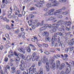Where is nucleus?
<instances>
[{
    "instance_id": "nucleus-13",
    "label": "nucleus",
    "mask_w": 74,
    "mask_h": 74,
    "mask_svg": "<svg viewBox=\"0 0 74 74\" xmlns=\"http://www.w3.org/2000/svg\"><path fill=\"white\" fill-rule=\"evenodd\" d=\"M36 0H34V3H36L35 4V6L36 7H38V8L40 7H41V4L40 3H37V1H36Z\"/></svg>"
},
{
    "instance_id": "nucleus-38",
    "label": "nucleus",
    "mask_w": 74,
    "mask_h": 74,
    "mask_svg": "<svg viewBox=\"0 0 74 74\" xmlns=\"http://www.w3.org/2000/svg\"><path fill=\"white\" fill-rule=\"evenodd\" d=\"M62 9H59L56 10V12L58 13V14L61 13L62 11Z\"/></svg>"
},
{
    "instance_id": "nucleus-27",
    "label": "nucleus",
    "mask_w": 74,
    "mask_h": 74,
    "mask_svg": "<svg viewBox=\"0 0 74 74\" xmlns=\"http://www.w3.org/2000/svg\"><path fill=\"white\" fill-rule=\"evenodd\" d=\"M19 33H20V30L19 29L15 30L14 31V33L15 34H19Z\"/></svg>"
},
{
    "instance_id": "nucleus-53",
    "label": "nucleus",
    "mask_w": 74,
    "mask_h": 74,
    "mask_svg": "<svg viewBox=\"0 0 74 74\" xmlns=\"http://www.w3.org/2000/svg\"><path fill=\"white\" fill-rule=\"evenodd\" d=\"M21 36H23L25 35V32H23L21 33Z\"/></svg>"
},
{
    "instance_id": "nucleus-63",
    "label": "nucleus",
    "mask_w": 74,
    "mask_h": 74,
    "mask_svg": "<svg viewBox=\"0 0 74 74\" xmlns=\"http://www.w3.org/2000/svg\"><path fill=\"white\" fill-rule=\"evenodd\" d=\"M35 9V8H34V7H32L31 8V9H30L31 11H33V10H34Z\"/></svg>"
},
{
    "instance_id": "nucleus-11",
    "label": "nucleus",
    "mask_w": 74,
    "mask_h": 74,
    "mask_svg": "<svg viewBox=\"0 0 74 74\" xmlns=\"http://www.w3.org/2000/svg\"><path fill=\"white\" fill-rule=\"evenodd\" d=\"M46 70L47 72L49 71L50 68L49 67V62H47L46 64Z\"/></svg>"
},
{
    "instance_id": "nucleus-36",
    "label": "nucleus",
    "mask_w": 74,
    "mask_h": 74,
    "mask_svg": "<svg viewBox=\"0 0 74 74\" xmlns=\"http://www.w3.org/2000/svg\"><path fill=\"white\" fill-rule=\"evenodd\" d=\"M36 44L38 45V46L39 47H40V48H41V46H42V45H41L40 44H39V43H38V41H36Z\"/></svg>"
},
{
    "instance_id": "nucleus-33",
    "label": "nucleus",
    "mask_w": 74,
    "mask_h": 74,
    "mask_svg": "<svg viewBox=\"0 0 74 74\" xmlns=\"http://www.w3.org/2000/svg\"><path fill=\"white\" fill-rule=\"evenodd\" d=\"M32 21L34 24H36V23H37L38 22V20H32Z\"/></svg>"
},
{
    "instance_id": "nucleus-50",
    "label": "nucleus",
    "mask_w": 74,
    "mask_h": 74,
    "mask_svg": "<svg viewBox=\"0 0 74 74\" xmlns=\"http://www.w3.org/2000/svg\"><path fill=\"white\" fill-rule=\"evenodd\" d=\"M63 60H64L65 61H68V58H67V57H65L63 58Z\"/></svg>"
},
{
    "instance_id": "nucleus-10",
    "label": "nucleus",
    "mask_w": 74,
    "mask_h": 74,
    "mask_svg": "<svg viewBox=\"0 0 74 74\" xmlns=\"http://www.w3.org/2000/svg\"><path fill=\"white\" fill-rule=\"evenodd\" d=\"M56 69H58L59 67L60 66V61L59 60H57L56 61Z\"/></svg>"
},
{
    "instance_id": "nucleus-35",
    "label": "nucleus",
    "mask_w": 74,
    "mask_h": 74,
    "mask_svg": "<svg viewBox=\"0 0 74 74\" xmlns=\"http://www.w3.org/2000/svg\"><path fill=\"white\" fill-rule=\"evenodd\" d=\"M61 47L62 48H64L65 47H66V44L65 43H63L62 44H61Z\"/></svg>"
},
{
    "instance_id": "nucleus-7",
    "label": "nucleus",
    "mask_w": 74,
    "mask_h": 74,
    "mask_svg": "<svg viewBox=\"0 0 74 74\" xmlns=\"http://www.w3.org/2000/svg\"><path fill=\"white\" fill-rule=\"evenodd\" d=\"M43 63L45 64V63H47L48 62V59L47 58V56H44L43 57Z\"/></svg>"
},
{
    "instance_id": "nucleus-60",
    "label": "nucleus",
    "mask_w": 74,
    "mask_h": 74,
    "mask_svg": "<svg viewBox=\"0 0 74 74\" xmlns=\"http://www.w3.org/2000/svg\"><path fill=\"white\" fill-rule=\"evenodd\" d=\"M20 70H22V71H25V69L23 68V67H20Z\"/></svg>"
},
{
    "instance_id": "nucleus-43",
    "label": "nucleus",
    "mask_w": 74,
    "mask_h": 74,
    "mask_svg": "<svg viewBox=\"0 0 74 74\" xmlns=\"http://www.w3.org/2000/svg\"><path fill=\"white\" fill-rule=\"evenodd\" d=\"M32 60L33 62H34V61L36 60V57H33L32 56Z\"/></svg>"
},
{
    "instance_id": "nucleus-62",
    "label": "nucleus",
    "mask_w": 74,
    "mask_h": 74,
    "mask_svg": "<svg viewBox=\"0 0 74 74\" xmlns=\"http://www.w3.org/2000/svg\"><path fill=\"white\" fill-rule=\"evenodd\" d=\"M14 53L15 56H18V55L17 54V53L16 51H14Z\"/></svg>"
},
{
    "instance_id": "nucleus-14",
    "label": "nucleus",
    "mask_w": 74,
    "mask_h": 74,
    "mask_svg": "<svg viewBox=\"0 0 74 74\" xmlns=\"http://www.w3.org/2000/svg\"><path fill=\"white\" fill-rule=\"evenodd\" d=\"M25 50L27 51L28 53H30V52H31V51H32L30 47L29 46H28L27 47L25 48Z\"/></svg>"
},
{
    "instance_id": "nucleus-31",
    "label": "nucleus",
    "mask_w": 74,
    "mask_h": 74,
    "mask_svg": "<svg viewBox=\"0 0 74 74\" xmlns=\"http://www.w3.org/2000/svg\"><path fill=\"white\" fill-rule=\"evenodd\" d=\"M52 69L54 70H55L56 69V64H55V63L53 64Z\"/></svg>"
},
{
    "instance_id": "nucleus-64",
    "label": "nucleus",
    "mask_w": 74,
    "mask_h": 74,
    "mask_svg": "<svg viewBox=\"0 0 74 74\" xmlns=\"http://www.w3.org/2000/svg\"><path fill=\"white\" fill-rule=\"evenodd\" d=\"M60 74H65V72L63 71H62L60 73Z\"/></svg>"
},
{
    "instance_id": "nucleus-21",
    "label": "nucleus",
    "mask_w": 74,
    "mask_h": 74,
    "mask_svg": "<svg viewBox=\"0 0 74 74\" xmlns=\"http://www.w3.org/2000/svg\"><path fill=\"white\" fill-rule=\"evenodd\" d=\"M57 24L59 25H60V26H63L62 25L63 24L64 22H63V21L61 20L59 21H58V22H57Z\"/></svg>"
},
{
    "instance_id": "nucleus-39",
    "label": "nucleus",
    "mask_w": 74,
    "mask_h": 74,
    "mask_svg": "<svg viewBox=\"0 0 74 74\" xmlns=\"http://www.w3.org/2000/svg\"><path fill=\"white\" fill-rule=\"evenodd\" d=\"M59 1L61 3H66L67 0H59Z\"/></svg>"
},
{
    "instance_id": "nucleus-12",
    "label": "nucleus",
    "mask_w": 74,
    "mask_h": 74,
    "mask_svg": "<svg viewBox=\"0 0 74 74\" xmlns=\"http://www.w3.org/2000/svg\"><path fill=\"white\" fill-rule=\"evenodd\" d=\"M18 55L20 57V58H22L23 59H24V60H25V58L26 57V56H24L23 55L21 54V53H18Z\"/></svg>"
},
{
    "instance_id": "nucleus-22",
    "label": "nucleus",
    "mask_w": 74,
    "mask_h": 74,
    "mask_svg": "<svg viewBox=\"0 0 74 74\" xmlns=\"http://www.w3.org/2000/svg\"><path fill=\"white\" fill-rule=\"evenodd\" d=\"M18 50L20 52H22L23 53H25V50L23 48H18Z\"/></svg>"
},
{
    "instance_id": "nucleus-59",
    "label": "nucleus",
    "mask_w": 74,
    "mask_h": 74,
    "mask_svg": "<svg viewBox=\"0 0 74 74\" xmlns=\"http://www.w3.org/2000/svg\"><path fill=\"white\" fill-rule=\"evenodd\" d=\"M18 37L19 38H21V37H22V35H21V33H20L18 34Z\"/></svg>"
},
{
    "instance_id": "nucleus-37",
    "label": "nucleus",
    "mask_w": 74,
    "mask_h": 74,
    "mask_svg": "<svg viewBox=\"0 0 74 74\" xmlns=\"http://www.w3.org/2000/svg\"><path fill=\"white\" fill-rule=\"evenodd\" d=\"M31 49L33 51H36V49H36V47L34 46H33V47H32L31 48Z\"/></svg>"
},
{
    "instance_id": "nucleus-42",
    "label": "nucleus",
    "mask_w": 74,
    "mask_h": 74,
    "mask_svg": "<svg viewBox=\"0 0 74 74\" xmlns=\"http://www.w3.org/2000/svg\"><path fill=\"white\" fill-rule=\"evenodd\" d=\"M16 61H17V62H19V61H20V58L18 56L16 58Z\"/></svg>"
},
{
    "instance_id": "nucleus-34",
    "label": "nucleus",
    "mask_w": 74,
    "mask_h": 74,
    "mask_svg": "<svg viewBox=\"0 0 74 74\" xmlns=\"http://www.w3.org/2000/svg\"><path fill=\"white\" fill-rule=\"evenodd\" d=\"M54 18L53 17H50L47 20L48 21H53V20H54Z\"/></svg>"
},
{
    "instance_id": "nucleus-2",
    "label": "nucleus",
    "mask_w": 74,
    "mask_h": 74,
    "mask_svg": "<svg viewBox=\"0 0 74 74\" xmlns=\"http://www.w3.org/2000/svg\"><path fill=\"white\" fill-rule=\"evenodd\" d=\"M51 40L54 42H58L59 44V46H61V42H60V37L59 36H58L57 38H56L54 36H53Z\"/></svg>"
},
{
    "instance_id": "nucleus-41",
    "label": "nucleus",
    "mask_w": 74,
    "mask_h": 74,
    "mask_svg": "<svg viewBox=\"0 0 74 74\" xmlns=\"http://www.w3.org/2000/svg\"><path fill=\"white\" fill-rule=\"evenodd\" d=\"M50 1L51 3H56V0H50Z\"/></svg>"
},
{
    "instance_id": "nucleus-48",
    "label": "nucleus",
    "mask_w": 74,
    "mask_h": 74,
    "mask_svg": "<svg viewBox=\"0 0 74 74\" xmlns=\"http://www.w3.org/2000/svg\"><path fill=\"white\" fill-rule=\"evenodd\" d=\"M69 48L70 49V51H72L73 50V49H74V47H70Z\"/></svg>"
},
{
    "instance_id": "nucleus-47",
    "label": "nucleus",
    "mask_w": 74,
    "mask_h": 74,
    "mask_svg": "<svg viewBox=\"0 0 74 74\" xmlns=\"http://www.w3.org/2000/svg\"><path fill=\"white\" fill-rule=\"evenodd\" d=\"M20 73H21V71L19 70H18L16 72V74H20Z\"/></svg>"
},
{
    "instance_id": "nucleus-40",
    "label": "nucleus",
    "mask_w": 74,
    "mask_h": 74,
    "mask_svg": "<svg viewBox=\"0 0 74 74\" xmlns=\"http://www.w3.org/2000/svg\"><path fill=\"white\" fill-rule=\"evenodd\" d=\"M45 27H42L40 28V32H41L42 31H43V30H45Z\"/></svg>"
},
{
    "instance_id": "nucleus-30",
    "label": "nucleus",
    "mask_w": 74,
    "mask_h": 74,
    "mask_svg": "<svg viewBox=\"0 0 74 74\" xmlns=\"http://www.w3.org/2000/svg\"><path fill=\"white\" fill-rule=\"evenodd\" d=\"M36 52H34L32 55V56L37 58V54L36 53Z\"/></svg>"
},
{
    "instance_id": "nucleus-44",
    "label": "nucleus",
    "mask_w": 74,
    "mask_h": 74,
    "mask_svg": "<svg viewBox=\"0 0 74 74\" xmlns=\"http://www.w3.org/2000/svg\"><path fill=\"white\" fill-rule=\"evenodd\" d=\"M16 22H18L19 21V19H18V17L17 16H14Z\"/></svg>"
},
{
    "instance_id": "nucleus-29",
    "label": "nucleus",
    "mask_w": 74,
    "mask_h": 74,
    "mask_svg": "<svg viewBox=\"0 0 74 74\" xmlns=\"http://www.w3.org/2000/svg\"><path fill=\"white\" fill-rule=\"evenodd\" d=\"M54 45H55V42L54 41H52V40H51V43L50 44V46L51 47H53V46H54Z\"/></svg>"
},
{
    "instance_id": "nucleus-8",
    "label": "nucleus",
    "mask_w": 74,
    "mask_h": 74,
    "mask_svg": "<svg viewBox=\"0 0 74 74\" xmlns=\"http://www.w3.org/2000/svg\"><path fill=\"white\" fill-rule=\"evenodd\" d=\"M71 67L70 66H68L66 70L65 73L66 74H69L71 71Z\"/></svg>"
},
{
    "instance_id": "nucleus-3",
    "label": "nucleus",
    "mask_w": 74,
    "mask_h": 74,
    "mask_svg": "<svg viewBox=\"0 0 74 74\" xmlns=\"http://www.w3.org/2000/svg\"><path fill=\"white\" fill-rule=\"evenodd\" d=\"M58 27H59V25L56 24H54L53 26L52 27V29L50 31V32L51 33H55L56 31V30L58 29Z\"/></svg>"
},
{
    "instance_id": "nucleus-20",
    "label": "nucleus",
    "mask_w": 74,
    "mask_h": 74,
    "mask_svg": "<svg viewBox=\"0 0 74 74\" xmlns=\"http://www.w3.org/2000/svg\"><path fill=\"white\" fill-rule=\"evenodd\" d=\"M61 27L62 28H60L58 30L60 32H62V31H64V26L63 25H61Z\"/></svg>"
},
{
    "instance_id": "nucleus-57",
    "label": "nucleus",
    "mask_w": 74,
    "mask_h": 74,
    "mask_svg": "<svg viewBox=\"0 0 74 74\" xmlns=\"http://www.w3.org/2000/svg\"><path fill=\"white\" fill-rule=\"evenodd\" d=\"M0 49L1 51H2L4 49V46L3 45H1L0 47Z\"/></svg>"
},
{
    "instance_id": "nucleus-32",
    "label": "nucleus",
    "mask_w": 74,
    "mask_h": 74,
    "mask_svg": "<svg viewBox=\"0 0 74 74\" xmlns=\"http://www.w3.org/2000/svg\"><path fill=\"white\" fill-rule=\"evenodd\" d=\"M41 64H42V63H41V60H38V65L39 66H41Z\"/></svg>"
},
{
    "instance_id": "nucleus-19",
    "label": "nucleus",
    "mask_w": 74,
    "mask_h": 74,
    "mask_svg": "<svg viewBox=\"0 0 74 74\" xmlns=\"http://www.w3.org/2000/svg\"><path fill=\"white\" fill-rule=\"evenodd\" d=\"M28 23L29 26H31L33 24V20H30L28 22Z\"/></svg>"
},
{
    "instance_id": "nucleus-1",
    "label": "nucleus",
    "mask_w": 74,
    "mask_h": 74,
    "mask_svg": "<svg viewBox=\"0 0 74 74\" xmlns=\"http://www.w3.org/2000/svg\"><path fill=\"white\" fill-rule=\"evenodd\" d=\"M36 64H35L33 63V65L29 69H28L27 70V73L26 71H23V72L22 74H32L35 73L36 71V68H34Z\"/></svg>"
},
{
    "instance_id": "nucleus-9",
    "label": "nucleus",
    "mask_w": 74,
    "mask_h": 74,
    "mask_svg": "<svg viewBox=\"0 0 74 74\" xmlns=\"http://www.w3.org/2000/svg\"><path fill=\"white\" fill-rule=\"evenodd\" d=\"M49 32H47V31L45 32H43L42 33V35L43 36H45V37H48L49 36Z\"/></svg>"
},
{
    "instance_id": "nucleus-52",
    "label": "nucleus",
    "mask_w": 74,
    "mask_h": 74,
    "mask_svg": "<svg viewBox=\"0 0 74 74\" xmlns=\"http://www.w3.org/2000/svg\"><path fill=\"white\" fill-rule=\"evenodd\" d=\"M8 60V59L7 58H5L4 59V61L5 62H7Z\"/></svg>"
},
{
    "instance_id": "nucleus-51",
    "label": "nucleus",
    "mask_w": 74,
    "mask_h": 74,
    "mask_svg": "<svg viewBox=\"0 0 74 74\" xmlns=\"http://www.w3.org/2000/svg\"><path fill=\"white\" fill-rule=\"evenodd\" d=\"M33 37L34 38V39H35V40H36V41H39L38 39V38H37V37L36 36H33Z\"/></svg>"
},
{
    "instance_id": "nucleus-54",
    "label": "nucleus",
    "mask_w": 74,
    "mask_h": 74,
    "mask_svg": "<svg viewBox=\"0 0 74 74\" xmlns=\"http://www.w3.org/2000/svg\"><path fill=\"white\" fill-rule=\"evenodd\" d=\"M40 59V56H37V58L36 59V62H38V59Z\"/></svg>"
},
{
    "instance_id": "nucleus-23",
    "label": "nucleus",
    "mask_w": 74,
    "mask_h": 74,
    "mask_svg": "<svg viewBox=\"0 0 74 74\" xmlns=\"http://www.w3.org/2000/svg\"><path fill=\"white\" fill-rule=\"evenodd\" d=\"M12 72V73H14L16 71L15 70L16 69V67H13L11 68Z\"/></svg>"
},
{
    "instance_id": "nucleus-24",
    "label": "nucleus",
    "mask_w": 74,
    "mask_h": 74,
    "mask_svg": "<svg viewBox=\"0 0 74 74\" xmlns=\"http://www.w3.org/2000/svg\"><path fill=\"white\" fill-rule=\"evenodd\" d=\"M39 74H43V69L42 68H40L39 70V71L38 72Z\"/></svg>"
},
{
    "instance_id": "nucleus-17",
    "label": "nucleus",
    "mask_w": 74,
    "mask_h": 74,
    "mask_svg": "<svg viewBox=\"0 0 74 74\" xmlns=\"http://www.w3.org/2000/svg\"><path fill=\"white\" fill-rule=\"evenodd\" d=\"M25 63L26 64H24L23 65V67L24 68H26V67H27V66L28 65V67H30V65L29 63L26 62V61H25Z\"/></svg>"
},
{
    "instance_id": "nucleus-58",
    "label": "nucleus",
    "mask_w": 74,
    "mask_h": 74,
    "mask_svg": "<svg viewBox=\"0 0 74 74\" xmlns=\"http://www.w3.org/2000/svg\"><path fill=\"white\" fill-rule=\"evenodd\" d=\"M67 14H68V12H64L63 13V14L64 15H67Z\"/></svg>"
},
{
    "instance_id": "nucleus-4",
    "label": "nucleus",
    "mask_w": 74,
    "mask_h": 74,
    "mask_svg": "<svg viewBox=\"0 0 74 74\" xmlns=\"http://www.w3.org/2000/svg\"><path fill=\"white\" fill-rule=\"evenodd\" d=\"M55 11L54 9H52L49 10L48 12L46 13L45 14V16H48L53 15V12Z\"/></svg>"
},
{
    "instance_id": "nucleus-49",
    "label": "nucleus",
    "mask_w": 74,
    "mask_h": 74,
    "mask_svg": "<svg viewBox=\"0 0 74 74\" xmlns=\"http://www.w3.org/2000/svg\"><path fill=\"white\" fill-rule=\"evenodd\" d=\"M36 27V25H33L32 26V29H35Z\"/></svg>"
},
{
    "instance_id": "nucleus-16",
    "label": "nucleus",
    "mask_w": 74,
    "mask_h": 74,
    "mask_svg": "<svg viewBox=\"0 0 74 74\" xmlns=\"http://www.w3.org/2000/svg\"><path fill=\"white\" fill-rule=\"evenodd\" d=\"M54 60H55V58L54 57H52L49 60V63L50 64H52Z\"/></svg>"
},
{
    "instance_id": "nucleus-56",
    "label": "nucleus",
    "mask_w": 74,
    "mask_h": 74,
    "mask_svg": "<svg viewBox=\"0 0 74 74\" xmlns=\"http://www.w3.org/2000/svg\"><path fill=\"white\" fill-rule=\"evenodd\" d=\"M44 53H45V55H49V54H50V53L48 51H46L44 52Z\"/></svg>"
},
{
    "instance_id": "nucleus-26",
    "label": "nucleus",
    "mask_w": 74,
    "mask_h": 74,
    "mask_svg": "<svg viewBox=\"0 0 74 74\" xmlns=\"http://www.w3.org/2000/svg\"><path fill=\"white\" fill-rule=\"evenodd\" d=\"M7 19V16H5L3 18V21H6V23H8V22H9V20H8V19Z\"/></svg>"
},
{
    "instance_id": "nucleus-28",
    "label": "nucleus",
    "mask_w": 74,
    "mask_h": 74,
    "mask_svg": "<svg viewBox=\"0 0 74 74\" xmlns=\"http://www.w3.org/2000/svg\"><path fill=\"white\" fill-rule=\"evenodd\" d=\"M0 73L1 74H4V72L3 71V69H2V68L1 66H0Z\"/></svg>"
},
{
    "instance_id": "nucleus-55",
    "label": "nucleus",
    "mask_w": 74,
    "mask_h": 74,
    "mask_svg": "<svg viewBox=\"0 0 74 74\" xmlns=\"http://www.w3.org/2000/svg\"><path fill=\"white\" fill-rule=\"evenodd\" d=\"M31 41L32 42H36V40L34 38H32V41Z\"/></svg>"
},
{
    "instance_id": "nucleus-6",
    "label": "nucleus",
    "mask_w": 74,
    "mask_h": 74,
    "mask_svg": "<svg viewBox=\"0 0 74 74\" xmlns=\"http://www.w3.org/2000/svg\"><path fill=\"white\" fill-rule=\"evenodd\" d=\"M32 56H26V57L25 58V60H27L28 62H30V61L32 60Z\"/></svg>"
},
{
    "instance_id": "nucleus-18",
    "label": "nucleus",
    "mask_w": 74,
    "mask_h": 74,
    "mask_svg": "<svg viewBox=\"0 0 74 74\" xmlns=\"http://www.w3.org/2000/svg\"><path fill=\"white\" fill-rule=\"evenodd\" d=\"M60 36H63V37H65L66 36V33L63 32L62 33V32L60 33L59 34Z\"/></svg>"
},
{
    "instance_id": "nucleus-46",
    "label": "nucleus",
    "mask_w": 74,
    "mask_h": 74,
    "mask_svg": "<svg viewBox=\"0 0 74 74\" xmlns=\"http://www.w3.org/2000/svg\"><path fill=\"white\" fill-rule=\"evenodd\" d=\"M43 45L46 48H48V44H46L45 43H43Z\"/></svg>"
},
{
    "instance_id": "nucleus-61",
    "label": "nucleus",
    "mask_w": 74,
    "mask_h": 74,
    "mask_svg": "<svg viewBox=\"0 0 74 74\" xmlns=\"http://www.w3.org/2000/svg\"><path fill=\"white\" fill-rule=\"evenodd\" d=\"M44 20L42 21L41 22V23H40V26H42L44 25Z\"/></svg>"
},
{
    "instance_id": "nucleus-5",
    "label": "nucleus",
    "mask_w": 74,
    "mask_h": 74,
    "mask_svg": "<svg viewBox=\"0 0 74 74\" xmlns=\"http://www.w3.org/2000/svg\"><path fill=\"white\" fill-rule=\"evenodd\" d=\"M57 3H55V4L51 5V3H47V4L46 5V7L47 8H49V7H51L53 6V7H56V6H57Z\"/></svg>"
},
{
    "instance_id": "nucleus-45",
    "label": "nucleus",
    "mask_w": 74,
    "mask_h": 74,
    "mask_svg": "<svg viewBox=\"0 0 74 74\" xmlns=\"http://www.w3.org/2000/svg\"><path fill=\"white\" fill-rule=\"evenodd\" d=\"M5 7V4L3 3L1 5V8H4Z\"/></svg>"
},
{
    "instance_id": "nucleus-15",
    "label": "nucleus",
    "mask_w": 74,
    "mask_h": 74,
    "mask_svg": "<svg viewBox=\"0 0 74 74\" xmlns=\"http://www.w3.org/2000/svg\"><path fill=\"white\" fill-rule=\"evenodd\" d=\"M64 67H65V64L63 63L62 64V65L60 67L59 66L58 69H59V70H63Z\"/></svg>"
},
{
    "instance_id": "nucleus-25",
    "label": "nucleus",
    "mask_w": 74,
    "mask_h": 74,
    "mask_svg": "<svg viewBox=\"0 0 74 74\" xmlns=\"http://www.w3.org/2000/svg\"><path fill=\"white\" fill-rule=\"evenodd\" d=\"M16 10H16V11L15 12V14L16 15H18V12L19 14L20 13V12H19V9H18V8L16 9Z\"/></svg>"
}]
</instances>
